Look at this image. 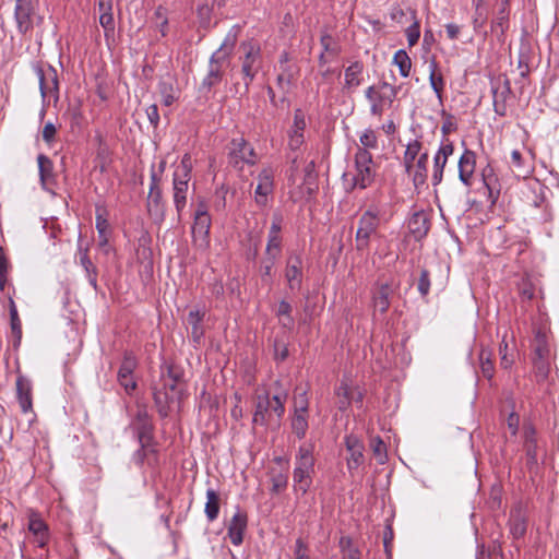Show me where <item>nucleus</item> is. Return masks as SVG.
Here are the masks:
<instances>
[{"mask_svg":"<svg viewBox=\"0 0 559 559\" xmlns=\"http://www.w3.org/2000/svg\"><path fill=\"white\" fill-rule=\"evenodd\" d=\"M140 449L133 454V462L136 465H142L150 454H154L156 450L152 442H139Z\"/></svg>","mask_w":559,"mask_h":559,"instance_id":"obj_53","label":"nucleus"},{"mask_svg":"<svg viewBox=\"0 0 559 559\" xmlns=\"http://www.w3.org/2000/svg\"><path fill=\"white\" fill-rule=\"evenodd\" d=\"M282 251V237L281 235H267V243L265 248L266 255L280 257Z\"/></svg>","mask_w":559,"mask_h":559,"instance_id":"obj_57","label":"nucleus"},{"mask_svg":"<svg viewBox=\"0 0 559 559\" xmlns=\"http://www.w3.org/2000/svg\"><path fill=\"white\" fill-rule=\"evenodd\" d=\"M185 372L180 366L169 364L166 366V371L162 372L163 379L169 380V382L183 383Z\"/></svg>","mask_w":559,"mask_h":559,"instance_id":"obj_52","label":"nucleus"},{"mask_svg":"<svg viewBox=\"0 0 559 559\" xmlns=\"http://www.w3.org/2000/svg\"><path fill=\"white\" fill-rule=\"evenodd\" d=\"M523 450L525 452L526 467L530 473L538 469L536 429L533 425L523 427Z\"/></svg>","mask_w":559,"mask_h":559,"instance_id":"obj_12","label":"nucleus"},{"mask_svg":"<svg viewBox=\"0 0 559 559\" xmlns=\"http://www.w3.org/2000/svg\"><path fill=\"white\" fill-rule=\"evenodd\" d=\"M429 83L439 100H442V92L444 88V79L441 73H437V62L431 60L429 63Z\"/></svg>","mask_w":559,"mask_h":559,"instance_id":"obj_40","label":"nucleus"},{"mask_svg":"<svg viewBox=\"0 0 559 559\" xmlns=\"http://www.w3.org/2000/svg\"><path fill=\"white\" fill-rule=\"evenodd\" d=\"M491 92L495 112L500 117H504L507 115V100L511 95L509 79L504 78L502 81L498 80L492 83Z\"/></svg>","mask_w":559,"mask_h":559,"instance_id":"obj_17","label":"nucleus"},{"mask_svg":"<svg viewBox=\"0 0 559 559\" xmlns=\"http://www.w3.org/2000/svg\"><path fill=\"white\" fill-rule=\"evenodd\" d=\"M393 63L399 68L401 76H409L412 69V60L404 49H400L394 53Z\"/></svg>","mask_w":559,"mask_h":559,"instance_id":"obj_45","label":"nucleus"},{"mask_svg":"<svg viewBox=\"0 0 559 559\" xmlns=\"http://www.w3.org/2000/svg\"><path fill=\"white\" fill-rule=\"evenodd\" d=\"M370 447L378 462L383 464L386 460V447L383 440L380 437H374L370 441Z\"/></svg>","mask_w":559,"mask_h":559,"instance_id":"obj_56","label":"nucleus"},{"mask_svg":"<svg viewBox=\"0 0 559 559\" xmlns=\"http://www.w3.org/2000/svg\"><path fill=\"white\" fill-rule=\"evenodd\" d=\"M518 293L523 300H532L535 295V286L528 276H523L516 284Z\"/></svg>","mask_w":559,"mask_h":559,"instance_id":"obj_49","label":"nucleus"},{"mask_svg":"<svg viewBox=\"0 0 559 559\" xmlns=\"http://www.w3.org/2000/svg\"><path fill=\"white\" fill-rule=\"evenodd\" d=\"M430 274L428 272V270L426 269H423L420 271V276L418 278V284H417V289L419 292V294L421 295V297H427V295L429 294V290H430Z\"/></svg>","mask_w":559,"mask_h":559,"instance_id":"obj_64","label":"nucleus"},{"mask_svg":"<svg viewBox=\"0 0 559 559\" xmlns=\"http://www.w3.org/2000/svg\"><path fill=\"white\" fill-rule=\"evenodd\" d=\"M393 292L394 288L390 283H382L378 286L372 296V302L376 311L383 314L389 310Z\"/></svg>","mask_w":559,"mask_h":559,"instance_id":"obj_29","label":"nucleus"},{"mask_svg":"<svg viewBox=\"0 0 559 559\" xmlns=\"http://www.w3.org/2000/svg\"><path fill=\"white\" fill-rule=\"evenodd\" d=\"M533 372L538 383L548 379L550 372V359L532 358Z\"/></svg>","mask_w":559,"mask_h":559,"instance_id":"obj_46","label":"nucleus"},{"mask_svg":"<svg viewBox=\"0 0 559 559\" xmlns=\"http://www.w3.org/2000/svg\"><path fill=\"white\" fill-rule=\"evenodd\" d=\"M479 366L483 376L491 380L495 376V365L492 360V353L488 348H481L479 353Z\"/></svg>","mask_w":559,"mask_h":559,"instance_id":"obj_42","label":"nucleus"},{"mask_svg":"<svg viewBox=\"0 0 559 559\" xmlns=\"http://www.w3.org/2000/svg\"><path fill=\"white\" fill-rule=\"evenodd\" d=\"M274 392L265 391L258 393L254 399V413L252 424L262 427L269 426L272 417L275 416L280 421L285 414V403L288 399V390L281 380L273 383Z\"/></svg>","mask_w":559,"mask_h":559,"instance_id":"obj_1","label":"nucleus"},{"mask_svg":"<svg viewBox=\"0 0 559 559\" xmlns=\"http://www.w3.org/2000/svg\"><path fill=\"white\" fill-rule=\"evenodd\" d=\"M459 179L467 188L472 187L476 169V153L465 148L457 164Z\"/></svg>","mask_w":559,"mask_h":559,"instance_id":"obj_23","label":"nucleus"},{"mask_svg":"<svg viewBox=\"0 0 559 559\" xmlns=\"http://www.w3.org/2000/svg\"><path fill=\"white\" fill-rule=\"evenodd\" d=\"M10 325L14 336V347H19L22 338V323L17 313L16 305L12 297H9Z\"/></svg>","mask_w":559,"mask_h":559,"instance_id":"obj_37","label":"nucleus"},{"mask_svg":"<svg viewBox=\"0 0 559 559\" xmlns=\"http://www.w3.org/2000/svg\"><path fill=\"white\" fill-rule=\"evenodd\" d=\"M228 61L222 60L217 56H211L209 59L207 72L202 79L199 91L203 94H209L214 87L219 85L225 76Z\"/></svg>","mask_w":559,"mask_h":559,"instance_id":"obj_9","label":"nucleus"},{"mask_svg":"<svg viewBox=\"0 0 559 559\" xmlns=\"http://www.w3.org/2000/svg\"><path fill=\"white\" fill-rule=\"evenodd\" d=\"M421 148L423 144L419 140L415 139L408 142L403 156L404 166L411 165L413 162L417 160V158L421 154Z\"/></svg>","mask_w":559,"mask_h":559,"instance_id":"obj_48","label":"nucleus"},{"mask_svg":"<svg viewBox=\"0 0 559 559\" xmlns=\"http://www.w3.org/2000/svg\"><path fill=\"white\" fill-rule=\"evenodd\" d=\"M136 359L131 353H126L119 367L117 379L128 395H131L136 389V381L133 378V371L136 368Z\"/></svg>","mask_w":559,"mask_h":559,"instance_id":"obj_13","label":"nucleus"},{"mask_svg":"<svg viewBox=\"0 0 559 559\" xmlns=\"http://www.w3.org/2000/svg\"><path fill=\"white\" fill-rule=\"evenodd\" d=\"M39 177L43 185H47L52 179L53 164L49 157L39 154L37 157Z\"/></svg>","mask_w":559,"mask_h":559,"instance_id":"obj_47","label":"nucleus"},{"mask_svg":"<svg viewBox=\"0 0 559 559\" xmlns=\"http://www.w3.org/2000/svg\"><path fill=\"white\" fill-rule=\"evenodd\" d=\"M509 532L513 539H521L527 531V512L522 503H516L510 511L508 521Z\"/></svg>","mask_w":559,"mask_h":559,"instance_id":"obj_15","label":"nucleus"},{"mask_svg":"<svg viewBox=\"0 0 559 559\" xmlns=\"http://www.w3.org/2000/svg\"><path fill=\"white\" fill-rule=\"evenodd\" d=\"M272 492L278 493L287 487L288 477L282 472L272 473L271 475Z\"/></svg>","mask_w":559,"mask_h":559,"instance_id":"obj_60","label":"nucleus"},{"mask_svg":"<svg viewBox=\"0 0 559 559\" xmlns=\"http://www.w3.org/2000/svg\"><path fill=\"white\" fill-rule=\"evenodd\" d=\"M305 128H306L305 114L301 109H296L294 112V123L292 126L289 134L304 135Z\"/></svg>","mask_w":559,"mask_h":559,"instance_id":"obj_59","label":"nucleus"},{"mask_svg":"<svg viewBox=\"0 0 559 559\" xmlns=\"http://www.w3.org/2000/svg\"><path fill=\"white\" fill-rule=\"evenodd\" d=\"M193 164L190 154H185L180 165L176 168L173 176V199L177 214L180 217L187 205V194L189 181L191 179Z\"/></svg>","mask_w":559,"mask_h":559,"instance_id":"obj_5","label":"nucleus"},{"mask_svg":"<svg viewBox=\"0 0 559 559\" xmlns=\"http://www.w3.org/2000/svg\"><path fill=\"white\" fill-rule=\"evenodd\" d=\"M277 257L266 255L265 259L261 263V277L265 283L271 282L272 269L275 265Z\"/></svg>","mask_w":559,"mask_h":559,"instance_id":"obj_61","label":"nucleus"},{"mask_svg":"<svg viewBox=\"0 0 559 559\" xmlns=\"http://www.w3.org/2000/svg\"><path fill=\"white\" fill-rule=\"evenodd\" d=\"M380 224L378 211L367 210L358 219V228L355 236L356 250L365 252L369 249L370 239L377 233Z\"/></svg>","mask_w":559,"mask_h":559,"instance_id":"obj_8","label":"nucleus"},{"mask_svg":"<svg viewBox=\"0 0 559 559\" xmlns=\"http://www.w3.org/2000/svg\"><path fill=\"white\" fill-rule=\"evenodd\" d=\"M399 90V86L386 81H379L368 86L365 97L369 103L370 115L381 117L385 110L390 109L397 97Z\"/></svg>","mask_w":559,"mask_h":559,"instance_id":"obj_3","label":"nucleus"},{"mask_svg":"<svg viewBox=\"0 0 559 559\" xmlns=\"http://www.w3.org/2000/svg\"><path fill=\"white\" fill-rule=\"evenodd\" d=\"M344 444L349 454L346 459L347 468L352 473L364 464L365 445L362 441L355 435L345 436Z\"/></svg>","mask_w":559,"mask_h":559,"instance_id":"obj_16","label":"nucleus"},{"mask_svg":"<svg viewBox=\"0 0 559 559\" xmlns=\"http://www.w3.org/2000/svg\"><path fill=\"white\" fill-rule=\"evenodd\" d=\"M314 444L306 442L299 445L294 461V489L305 495L310 489L316 473Z\"/></svg>","mask_w":559,"mask_h":559,"instance_id":"obj_2","label":"nucleus"},{"mask_svg":"<svg viewBox=\"0 0 559 559\" xmlns=\"http://www.w3.org/2000/svg\"><path fill=\"white\" fill-rule=\"evenodd\" d=\"M309 409V400L307 397V392L302 391L298 393L294 397V413L297 414H308Z\"/></svg>","mask_w":559,"mask_h":559,"instance_id":"obj_62","label":"nucleus"},{"mask_svg":"<svg viewBox=\"0 0 559 559\" xmlns=\"http://www.w3.org/2000/svg\"><path fill=\"white\" fill-rule=\"evenodd\" d=\"M309 424H308V414H297L293 413L290 419V428L293 433L299 439H304L307 435Z\"/></svg>","mask_w":559,"mask_h":559,"instance_id":"obj_41","label":"nucleus"},{"mask_svg":"<svg viewBox=\"0 0 559 559\" xmlns=\"http://www.w3.org/2000/svg\"><path fill=\"white\" fill-rule=\"evenodd\" d=\"M254 190V202L259 207H265L274 192V171L270 167L261 169Z\"/></svg>","mask_w":559,"mask_h":559,"instance_id":"obj_10","label":"nucleus"},{"mask_svg":"<svg viewBox=\"0 0 559 559\" xmlns=\"http://www.w3.org/2000/svg\"><path fill=\"white\" fill-rule=\"evenodd\" d=\"M11 269V263L3 252L2 248H0V292L4 293L5 286L9 281V272Z\"/></svg>","mask_w":559,"mask_h":559,"instance_id":"obj_51","label":"nucleus"},{"mask_svg":"<svg viewBox=\"0 0 559 559\" xmlns=\"http://www.w3.org/2000/svg\"><path fill=\"white\" fill-rule=\"evenodd\" d=\"M336 395L338 397V409L346 411L350 405V388L345 381H342L338 388L336 389Z\"/></svg>","mask_w":559,"mask_h":559,"instance_id":"obj_50","label":"nucleus"},{"mask_svg":"<svg viewBox=\"0 0 559 559\" xmlns=\"http://www.w3.org/2000/svg\"><path fill=\"white\" fill-rule=\"evenodd\" d=\"M364 63L361 61H354L344 71V85L343 91L352 92L359 87L364 81Z\"/></svg>","mask_w":559,"mask_h":559,"instance_id":"obj_27","label":"nucleus"},{"mask_svg":"<svg viewBox=\"0 0 559 559\" xmlns=\"http://www.w3.org/2000/svg\"><path fill=\"white\" fill-rule=\"evenodd\" d=\"M139 442H153V425L145 409H139L133 420Z\"/></svg>","mask_w":559,"mask_h":559,"instance_id":"obj_26","label":"nucleus"},{"mask_svg":"<svg viewBox=\"0 0 559 559\" xmlns=\"http://www.w3.org/2000/svg\"><path fill=\"white\" fill-rule=\"evenodd\" d=\"M320 43H321L323 52H328L332 56L338 55L340 49L334 44L333 37L330 34H328V33L322 34L320 37Z\"/></svg>","mask_w":559,"mask_h":559,"instance_id":"obj_63","label":"nucleus"},{"mask_svg":"<svg viewBox=\"0 0 559 559\" xmlns=\"http://www.w3.org/2000/svg\"><path fill=\"white\" fill-rule=\"evenodd\" d=\"M509 0H503L501 3V8L497 12V16L493 19L491 23V29L497 31L500 29L501 35L504 34L509 26Z\"/></svg>","mask_w":559,"mask_h":559,"instance_id":"obj_43","label":"nucleus"},{"mask_svg":"<svg viewBox=\"0 0 559 559\" xmlns=\"http://www.w3.org/2000/svg\"><path fill=\"white\" fill-rule=\"evenodd\" d=\"M532 358L550 359L551 350L548 342L547 334L540 330L535 333L533 341Z\"/></svg>","mask_w":559,"mask_h":559,"instance_id":"obj_35","label":"nucleus"},{"mask_svg":"<svg viewBox=\"0 0 559 559\" xmlns=\"http://www.w3.org/2000/svg\"><path fill=\"white\" fill-rule=\"evenodd\" d=\"M205 312L200 309H192L188 313L187 321L191 326V338L194 344H200L201 340L204 336V329L202 325V321L204 319Z\"/></svg>","mask_w":559,"mask_h":559,"instance_id":"obj_33","label":"nucleus"},{"mask_svg":"<svg viewBox=\"0 0 559 559\" xmlns=\"http://www.w3.org/2000/svg\"><path fill=\"white\" fill-rule=\"evenodd\" d=\"M340 548L343 559H361V551L354 544L353 539L348 536H343L340 539Z\"/></svg>","mask_w":559,"mask_h":559,"instance_id":"obj_44","label":"nucleus"},{"mask_svg":"<svg viewBox=\"0 0 559 559\" xmlns=\"http://www.w3.org/2000/svg\"><path fill=\"white\" fill-rule=\"evenodd\" d=\"M355 174L350 178L349 190L366 189L371 186L376 177L372 155L365 148H358L355 154Z\"/></svg>","mask_w":559,"mask_h":559,"instance_id":"obj_6","label":"nucleus"},{"mask_svg":"<svg viewBox=\"0 0 559 559\" xmlns=\"http://www.w3.org/2000/svg\"><path fill=\"white\" fill-rule=\"evenodd\" d=\"M407 227L416 240L423 239L430 229L428 215L424 211L414 213L408 221Z\"/></svg>","mask_w":559,"mask_h":559,"instance_id":"obj_28","label":"nucleus"},{"mask_svg":"<svg viewBox=\"0 0 559 559\" xmlns=\"http://www.w3.org/2000/svg\"><path fill=\"white\" fill-rule=\"evenodd\" d=\"M359 142L361 144L360 148H365L367 151L378 147V138L372 129H366L359 136Z\"/></svg>","mask_w":559,"mask_h":559,"instance_id":"obj_58","label":"nucleus"},{"mask_svg":"<svg viewBox=\"0 0 559 559\" xmlns=\"http://www.w3.org/2000/svg\"><path fill=\"white\" fill-rule=\"evenodd\" d=\"M427 164L428 153L424 152L419 155L417 160L413 162L411 165L405 166V170L409 176H412L413 185L416 189L424 186L427 181Z\"/></svg>","mask_w":559,"mask_h":559,"instance_id":"obj_25","label":"nucleus"},{"mask_svg":"<svg viewBox=\"0 0 559 559\" xmlns=\"http://www.w3.org/2000/svg\"><path fill=\"white\" fill-rule=\"evenodd\" d=\"M247 513L238 509L233 515L227 531L228 537L233 545L239 546L242 544L243 533L247 528Z\"/></svg>","mask_w":559,"mask_h":559,"instance_id":"obj_24","label":"nucleus"},{"mask_svg":"<svg viewBox=\"0 0 559 559\" xmlns=\"http://www.w3.org/2000/svg\"><path fill=\"white\" fill-rule=\"evenodd\" d=\"M35 72L39 80V90L43 98L56 95L59 86L56 69L48 66L44 70L40 66H36Z\"/></svg>","mask_w":559,"mask_h":559,"instance_id":"obj_18","label":"nucleus"},{"mask_svg":"<svg viewBox=\"0 0 559 559\" xmlns=\"http://www.w3.org/2000/svg\"><path fill=\"white\" fill-rule=\"evenodd\" d=\"M158 177L155 171L151 174L150 191L147 197V211L151 215L163 218L164 217V202L163 192L158 185Z\"/></svg>","mask_w":559,"mask_h":559,"instance_id":"obj_20","label":"nucleus"},{"mask_svg":"<svg viewBox=\"0 0 559 559\" xmlns=\"http://www.w3.org/2000/svg\"><path fill=\"white\" fill-rule=\"evenodd\" d=\"M153 396H154V403L157 407V412L162 417L168 416L170 405L176 400H178L174 393L166 391L162 386L154 390Z\"/></svg>","mask_w":559,"mask_h":559,"instance_id":"obj_34","label":"nucleus"},{"mask_svg":"<svg viewBox=\"0 0 559 559\" xmlns=\"http://www.w3.org/2000/svg\"><path fill=\"white\" fill-rule=\"evenodd\" d=\"M240 31V25H234L226 34L218 49H216L211 56H217L222 58V60L229 62V58L237 43Z\"/></svg>","mask_w":559,"mask_h":559,"instance_id":"obj_30","label":"nucleus"},{"mask_svg":"<svg viewBox=\"0 0 559 559\" xmlns=\"http://www.w3.org/2000/svg\"><path fill=\"white\" fill-rule=\"evenodd\" d=\"M285 276L290 289L300 288L302 276L300 257L296 255L288 259Z\"/></svg>","mask_w":559,"mask_h":559,"instance_id":"obj_32","label":"nucleus"},{"mask_svg":"<svg viewBox=\"0 0 559 559\" xmlns=\"http://www.w3.org/2000/svg\"><path fill=\"white\" fill-rule=\"evenodd\" d=\"M33 0H15L14 17L20 33L26 34L33 28Z\"/></svg>","mask_w":559,"mask_h":559,"instance_id":"obj_19","label":"nucleus"},{"mask_svg":"<svg viewBox=\"0 0 559 559\" xmlns=\"http://www.w3.org/2000/svg\"><path fill=\"white\" fill-rule=\"evenodd\" d=\"M481 177L489 195L497 199L500 193V185L493 168L490 165H487L481 171Z\"/></svg>","mask_w":559,"mask_h":559,"instance_id":"obj_39","label":"nucleus"},{"mask_svg":"<svg viewBox=\"0 0 559 559\" xmlns=\"http://www.w3.org/2000/svg\"><path fill=\"white\" fill-rule=\"evenodd\" d=\"M295 73L292 68H283L281 72L277 74L276 83L277 86L284 91L288 92L292 82L294 81Z\"/></svg>","mask_w":559,"mask_h":559,"instance_id":"obj_55","label":"nucleus"},{"mask_svg":"<svg viewBox=\"0 0 559 559\" xmlns=\"http://www.w3.org/2000/svg\"><path fill=\"white\" fill-rule=\"evenodd\" d=\"M212 225L211 216H193L191 228L193 245L201 250L210 247V229Z\"/></svg>","mask_w":559,"mask_h":559,"instance_id":"obj_14","label":"nucleus"},{"mask_svg":"<svg viewBox=\"0 0 559 559\" xmlns=\"http://www.w3.org/2000/svg\"><path fill=\"white\" fill-rule=\"evenodd\" d=\"M258 160V154L247 140L236 138L230 141L228 163L235 169L242 170L245 165L254 166Z\"/></svg>","mask_w":559,"mask_h":559,"instance_id":"obj_7","label":"nucleus"},{"mask_svg":"<svg viewBox=\"0 0 559 559\" xmlns=\"http://www.w3.org/2000/svg\"><path fill=\"white\" fill-rule=\"evenodd\" d=\"M500 366L503 369H509L514 362V358L509 354V344L506 340V335L502 337L499 344Z\"/></svg>","mask_w":559,"mask_h":559,"instance_id":"obj_54","label":"nucleus"},{"mask_svg":"<svg viewBox=\"0 0 559 559\" xmlns=\"http://www.w3.org/2000/svg\"><path fill=\"white\" fill-rule=\"evenodd\" d=\"M454 153V144L453 142L445 138L441 141L438 151L433 156V167H432V176L431 181L432 186H438L441 183L443 178V170L448 163L449 157Z\"/></svg>","mask_w":559,"mask_h":559,"instance_id":"obj_11","label":"nucleus"},{"mask_svg":"<svg viewBox=\"0 0 559 559\" xmlns=\"http://www.w3.org/2000/svg\"><path fill=\"white\" fill-rule=\"evenodd\" d=\"M239 50L241 51L239 57L241 74L248 91L262 67L261 45L257 39L250 38L240 44Z\"/></svg>","mask_w":559,"mask_h":559,"instance_id":"obj_4","label":"nucleus"},{"mask_svg":"<svg viewBox=\"0 0 559 559\" xmlns=\"http://www.w3.org/2000/svg\"><path fill=\"white\" fill-rule=\"evenodd\" d=\"M219 508V493L215 489L209 488L206 490V502L204 507V513L209 522H214L218 518Z\"/></svg>","mask_w":559,"mask_h":559,"instance_id":"obj_36","label":"nucleus"},{"mask_svg":"<svg viewBox=\"0 0 559 559\" xmlns=\"http://www.w3.org/2000/svg\"><path fill=\"white\" fill-rule=\"evenodd\" d=\"M79 260L80 265L83 267L85 272V276L90 283V285L93 287L95 292L98 290V284H97V276H98V270L96 265L92 262L90 255H88V249L79 247Z\"/></svg>","mask_w":559,"mask_h":559,"instance_id":"obj_31","label":"nucleus"},{"mask_svg":"<svg viewBox=\"0 0 559 559\" xmlns=\"http://www.w3.org/2000/svg\"><path fill=\"white\" fill-rule=\"evenodd\" d=\"M16 399L22 413L33 411V385L32 381L19 372L15 381Z\"/></svg>","mask_w":559,"mask_h":559,"instance_id":"obj_22","label":"nucleus"},{"mask_svg":"<svg viewBox=\"0 0 559 559\" xmlns=\"http://www.w3.org/2000/svg\"><path fill=\"white\" fill-rule=\"evenodd\" d=\"M158 92L162 96V103L165 106H170L177 99V88L175 87L174 80L171 78L162 79L158 82Z\"/></svg>","mask_w":559,"mask_h":559,"instance_id":"obj_38","label":"nucleus"},{"mask_svg":"<svg viewBox=\"0 0 559 559\" xmlns=\"http://www.w3.org/2000/svg\"><path fill=\"white\" fill-rule=\"evenodd\" d=\"M27 527L34 536V543L39 548H45L49 543L50 534L47 523L41 519L39 513L32 511L28 514Z\"/></svg>","mask_w":559,"mask_h":559,"instance_id":"obj_21","label":"nucleus"}]
</instances>
